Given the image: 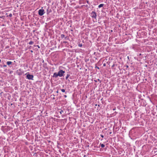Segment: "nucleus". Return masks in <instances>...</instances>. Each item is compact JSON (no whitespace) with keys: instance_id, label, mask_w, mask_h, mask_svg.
Listing matches in <instances>:
<instances>
[{"instance_id":"obj_10","label":"nucleus","mask_w":157,"mask_h":157,"mask_svg":"<svg viewBox=\"0 0 157 157\" xmlns=\"http://www.w3.org/2000/svg\"><path fill=\"white\" fill-rule=\"evenodd\" d=\"M100 145L102 148H103L105 147V145L103 144H100Z\"/></svg>"},{"instance_id":"obj_28","label":"nucleus","mask_w":157,"mask_h":157,"mask_svg":"<svg viewBox=\"0 0 157 157\" xmlns=\"http://www.w3.org/2000/svg\"><path fill=\"white\" fill-rule=\"evenodd\" d=\"M128 67V65H127V67Z\"/></svg>"},{"instance_id":"obj_15","label":"nucleus","mask_w":157,"mask_h":157,"mask_svg":"<svg viewBox=\"0 0 157 157\" xmlns=\"http://www.w3.org/2000/svg\"><path fill=\"white\" fill-rule=\"evenodd\" d=\"M82 44H78V46L80 47H82Z\"/></svg>"},{"instance_id":"obj_29","label":"nucleus","mask_w":157,"mask_h":157,"mask_svg":"<svg viewBox=\"0 0 157 157\" xmlns=\"http://www.w3.org/2000/svg\"><path fill=\"white\" fill-rule=\"evenodd\" d=\"M38 47L39 48H40V47L39 46H38Z\"/></svg>"},{"instance_id":"obj_4","label":"nucleus","mask_w":157,"mask_h":157,"mask_svg":"<svg viewBox=\"0 0 157 157\" xmlns=\"http://www.w3.org/2000/svg\"><path fill=\"white\" fill-rule=\"evenodd\" d=\"M97 13L95 11H92L91 13V17L92 18H94L95 19H96L97 17Z\"/></svg>"},{"instance_id":"obj_22","label":"nucleus","mask_w":157,"mask_h":157,"mask_svg":"<svg viewBox=\"0 0 157 157\" xmlns=\"http://www.w3.org/2000/svg\"><path fill=\"white\" fill-rule=\"evenodd\" d=\"M67 97V95H64V97H65V98H66Z\"/></svg>"},{"instance_id":"obj_9","label":"nucleus","mask_w":157,"mask_h":157,"mask_svg":"<svg viewBox=\"0 0 157 157\" xmlns=\"http://www.w3.org/2000/svg\"><path fill=\"white\" fill-rule=\"evenodd\" d=\"M104 5L103 4H101L98 6V7L99 8H100L101 7H103L104 6Z\"/></svg>"},{"instance_id":"obj_24","label":"nucleus","mask_w":157,"mask_h":157,"mask_svg":"<svg viewBox=\"0 0 157 157\" xmlns=\"http://www.w3.org/2000/svg\"><path fill=\"white\" fill-rule=\"evenodd\" d=\"M12 72H13V71H10V74H11Z\"/></svg>"},{"instance_id":"obj_8","label":"nucleus","mask_w":157,"mask_h":157,"mask_svg":"<svg viewBox=\"0 0 157 157\" xmlns=\"http://www.w3.org/2000/svg\"><path fill=\"white\" fill-rule=\"evenodd\" d=\"M51 11H52L50 9L49 10L48 9H47V14H49Z\"/></svg>"},{"instance_id":"obj_13","label":"nucleus","mask_w":157,"mask_h":157,"mask_svg":"<svg viewBox=\"0 0 157 157\" xmlns=\"http://www.w3.org/2000/svg\"><path fill=\"white\" fill-rule=\"evenodd\" d=\"M70 76V75H69V74H67V76L66 77V79H67V78H68V77H69V76Z\"/></svg>"},{"instance_id":"obj_25","label":"nucleus","mask_w":157,"mask_h":157,"mask_svg":"<svg viewBox=\"0 0 157 157\" xmlns=\"http://www.w3.org/2000/svg\"><path fill=\"white\" fill-rule=\"evenodd\" d=\"M63 43H67V41H63Z\"/></svg>"},{"instance_id":"obj_27","label":"nucleus","mask_w":157,"mask_h":157,"mask_svg":"<svg viewBox=\"0 0 157 157\" xmlns=\"http://www.w3.org/2000/svg\"><path fill=\"white\" fill-rule=\"evenodd\" d=\"M98 81H100V79H98Z\"/></svg>"},{"instance_id":"obj_11","label":"nucleus","mask_w":157,"mask_h":157,"mask_svg":"<svg viewBox=\"0 0 157 157\" xmlns=\"http://www.w3.org/2000/svg\"><path fill=\"white\" fill-rule=\"evenodd\" d=\"M33 41H30L29 43V44H30V45H32L33 44Z\"/></svg>"},{"instance_id":"obj_32","label":"nucleus","mask_w":157,"mask_h":157,"mask_svg":"<svg viewBox=\"0 0 157 157\" xmlns=\"http://www.w3.org/2000/svg\"><path fill=\"white\" fill-rule=\"evenodd\" d=\"M115 109H113V110H115Z\"/></svg>"},{"instance_id":"obj_6","label":"nucleus","mask_w":157,"mask_h":157,"mask_svg":"<svg viewBox=\"0 0 157 157\" xmlns=\"http://www.w3.org/2000/svg\"><path fill=\"white\" fill-rule=\"evenodd\" d=\"M59 76V75L58 74V73H54L53 74V77H55V78H56L57 77Z\"/></svg>"},{"instance_id":"obj_17","label":"nucleus","mask_w":157,"mask_h":157,"mask_svg":"<svg viewBox=\"0 0 157 157\" xmlns=\"http://www.w3.org/2000/svg\"><path fill=\"white\" fill-rule=\"evenodd\" d=\"M12 14L11 13H10V14H9V16L10 17H12Z\"/></svg>"},{"instance_id":"obj_31","label":"nucleus","mask_w":157,"mask_h":157,"mask_svg":"<svg viewBox=\"0 0 157 157\" xmlns=\"http://www.w3.org/2000/svg\"><path fill=\"white\" fill-rule=\"evenodd\" d=\"M2 18V17H1V16H0V18Z\"/></svg>"},{"instance_id":"obj_1","label":"nucleus","mask_w":157,"mask_h":157,"mask_svg":"<svg viewBox=\"0 0 157 157\" xmlns=\"http://www.w3.org/2000/svg\"><path fill=\"white\" fill-rule=\"evenodd\" d=\"M25 75H26V78L29 80H33V78L34 76L33 75H31L29 74V73H27L25 74Z\"/></svg>"},{"instance_id":"obj_26","label":"nucleus","mask_w":157,"mask_h":157,"mask_svg":"<svg viewBox=\"0 0 157 157\" xmlns=\"http://www.w3.org/2000/svg\"><path fill=\"white\" fill-rule=\"evenodd\" d=\"M114 64H113V65L112 66V67H114Z\"/></svg>"},{"instance_id":"obj_3","label":"nucleus","mask_w":157,"mask_h":157,"mask_svg":"<svg viewBox=\"0 0 157 157\" xmlns=\"http://www.w3.org/2000/svg\"><path fill=\"white\" fill-rule=\"evenodd\" d=\"M65 73V71L63 70H61L59 71L58 72L59 76L60 77H61L63 76V74Z\"/></svg>"},{"instance_id":"obj_12","label":"nucleus","mask_w":157,"mask_h":157,"mask_svg":"<svg viewBox=\"0 0 157 157\" xmlns=\"http://www.w3.org/2000/svg\"><path fill=\"white\" fill-rule=\"evenodd\" d=\"M61 38L63 39L65 37V35L63 34H62L61 35Z\"/></svg>"},{"instance_id":"obj_23","label":"nucleus","mask_w":157,"mask_h":157,"mask_svg":"<svg viewBox=\"0 0 157 157\" xmlns=\"http://www.w3.org/2000/svg\"><path fill=\"white\" fill-rule=\"evenodd\" d=\"M6 66H7L6 65H4L3 66V67H6Z\"/></svg>"},{"instance_id":"obj_21","label":"nucleus","mask_w":157,"mask_h":157,"mask_svg":"<svg viewBox=\"0 0 157 157\" xmlns=\"http://www.w3.org/2000/svg\"><path fill=\"white\" fill-rule=\"evenodd\" d=\"M103 65L104 66H105L106 65V64L105 63H104Z\"/></svg>"},{"instance_id":"obj_19","label":"nucleus","mask_w":157,"mask_h":157,"mask_svg":"<svg viewBox=\"0 0 157 157\" xmlns=\"http://www.w3.org/2000/svg\"><path fill=\"white\" fill-rule=\"evenodd\" d=\"M100 136L102 138H103L104 137V136L103 135L101 134Z\"/></svg>"},{"instance_id":"obj_33","label":"nucleus","mask_w":157,"mask_h":157,"mask_svg":"<svg viewBox=\"0 0 157 157\" xmlns=\"http://www.w3.org/2000/svg\"><path fill=\"white\" fill-rule=\"evenodd\" d=\"M31 52H33V51H31Z\"/></svg>"},{"instance_id":"obj_30","label":"nucleus","mask_w":157,"mask_h":157,"mask_svg":"<svg viewBox=\"0 0 157 157\" xmlns=\"http://www.w3.org/2000/svg\"><path fill=\"white\" fill-rule=\"evenodd\" d=\"M1 60L0 59V62H1Z\"/></svg>"},{"instance_id":"obj_20","label":"nucleus","mask_w":157,"mask_h":157,"mask_svg":"<svg viewBox=\"0 0 157 157\" xmlns=\"http://www.w3.org/2000/svg\"><path fill=\"white\" fill-rule=\"evenodd\" d=\"M86 2L88 4H90L88 1H86Z\"/></svg>"},{"instance_id":"obj_16","label":"nucleus","mask_w":157,"mask_h":157,"mask_svg":"<svg viewBox=\"0 0 157 157\" xmlns=\"http://www.w3.org/2000/svg\"><path fill=\"white\" fill-rule=\"evenodd\" d=\"M63 111L62 110L60 109V111L59 112V113L62 114V113L63 112Z\"/></svg>"},{"instance_id":"obj_14","label":"nucleus","mask_w":157,"mask_h":157,"mask_svg":"<svg viewBox=\"0 0 157 157\" xmlns=\"http://www.w3.org/2000/svg\"><path fill=\"white\" fill-rule=\"evenodd\" d=\"M60 90L62 92H65V90L64 89H60Z\"/></svg>"},{"instance_id":"obj_2","label":"nucleus","mask_w":157,"mask_h":157,"mask_svg":"<svg viewBox=\"0 0 157 157\" xmlns=\"http://www.w3.org/2000/svg\"><path fill=\"white\" fill-rule=\"evenodd\" d=\"M16 73L18 75H21L24 73V72L22 71L21 69H19L16 71Z\"/></svg>"},{"instance_id":"obj_18","label":"nucleus","mask_w":157,"mask_h":157,"mask_svg":"<svg viewBox=\"0 0 157 157\" xmlns=\"http://www.w3.org/2000/svg\"><path fill=\"white\" fill-rule=\"evenodd\" d=\"M95 68H97V69H99V67H97V66H96V67H95Z\"/></svg>"},{"instance_id":"obj_5","label":"nucleus","mask_w":157,"mask_h":157,"mask_svg":"<svg viewBox=\"0 0 157 157\" xmlns=\"http://www.w3.org/2000/svg\"><path fill=\"white\" fill-rule=\"evenodd\" d=\"M44 13V10L43 9H40L38 11L39 15L40 16H42Z\"/></svg>"},{"instance_id":"obj_7","label":"nucleus","mask_w":157,"mask_h":157,"mask_svg":"<svg viewBox=\"0 0 157 157\" xmlns=\"http://www.w3.org/2000/svg\"><path fill=\"white\" fill-rule=\"evenodd\" d=\"M12 63V62L10 61H8L6 62L7 64L10 67H11V66H10V65Z\"/></svg>"}]
</instances>
